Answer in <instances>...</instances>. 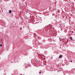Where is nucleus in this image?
Wrapping results in <instances>:
<instances>
[{"label":"nucleus","mask_w":75,"mask_h":75,"mask_svg":"<svg viewBox=\"0 0 75 75\" xmlns=\"http://www.w3.org/2000/svg\"><path fill=\"white\" fill-rule=\"evenodd\" d=\"M1 41H2V39H1Z\"/></svg>","instance_id":"obj_11"},{"label":"nucleus","mask_w":75,"mask_h":75,"mask_svg":"<svg viewBox=\"0 0 75 75\" xmlns=\"http://www.w3.org/2000/svg\"><path fill=\"white\" fill-rule=\"evenodd\" d=\"M70 62H72V61L71 60V61H70Z\"/></svg>","instance_id":"obj_10"},{"label":"nucleus","mask_w":75,"mask_h":75,"mask_svg":"<svg viewBox=\"0 0 75 75\" xmlns=\"http://www.w3.org/2000/svg\"><path fill=\"white\" fill-rule=\"evenodd\" d=\"M11 10H10L9 11V13H10V14H11Z\"/></svg>","instance_id":"obj_4"},{"label":"nucleus","mask_w":75,"mask_h":75,"mask_svg":"<svg viewBox=\"0 0 75 75\" xmlns=\"http://www.w3.org/2000/svg\"><path fill=\"white\" fill-rule=\"evenodd\" d=\"M20 30H22V28H20Z\"/></svg>","instance_id":"obj_9"},{"label":"nucleus","mask_w":75,"mask_h":75,"mask_svg":"<svg viewBox=\"0 0 75 75\" xmlns=\"http://www.w3.org/2000/svg\"><path fill=\"white\" fill-rule=\"evenodd\" d=\"M2 2V0H0V3H1Z\"/></svg>","instance_id":"obj_6"},{"label":"nucleus","mask_w":75,"mask_h":75,"mask_svg":"<svg viewBox=\"0 0 75 75\" xmlns=\"http://www.w3.org/2000/svg\"><path fill=\"white\" fill-rule=\"evenodd\" d=\"M23 70L24 71H25V69H26V68H25V67H23Z\"/></svg>","instance_id":"obj_1"},{"label":"nucleus","mask_w":75,"mask_h":75,"mask_svg":"<svg viewBox=\"0 0 75 75\" xmlns=\"http://www.w3.org/2000/svg\"><path fill=\"white\" fill-rule=\"evenodd\" d=\"M5 1H8V0H4Z\"/></svg>","instance_id":"obj_5"},{"label":"nucleus","mask_w":75,"mask_h":75,"mask_svg":"<svg viewBox=\"0 0 75 75\" xmlns=\"http://www.w3.org/2000/svg\"><path fill=\"white\" fill-rule=\"evenodd\" d=\"M39 74H41V71L40 72Z\"/></svg>","instance_id":"obj_8"},{"label":"nucleus","mask_w":75,"mask_h":75,"mask_svg":"<svg viewBox=\"0 0 75 75\" xmlns=\"http://www.w3.org/2000/svg\"><path fill=\"white\" fill-rule=\"evenodd\" d=\"M62 57V55H60L59 57L58 58H61Z\"/></svg>","instance_id":"obj_2"},{"label":"nucleus","mask_w":75,"mask_h":75,"mask_svg":"<svg viewBox=\"0 0 75 75\" xmlns=\"http://www.w3.org/2000/svg\"><path fill=\"white\" fill-rule=\"evenodd\" d=\"M70 40H72V37H70Z\"/></svg>","instance_id":"obj_3"},{"label":"nucleus","mask_w":75,"mask_h":75,"mask_svg":"<svg viewBox=\"0 0 75 75\" xmlns=\"http://www.w3.org/2000/svg\"><path fill=\"white\" fill-rule=\"evenodd\" d=\"M0 46H1V47H2V44H1V45H0Z\"/></svg>","instance_id":"obj_7"}]
</instances>
